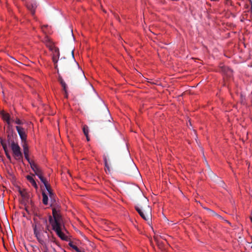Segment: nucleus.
<instances>
[{
	"mask_svg": "<svg viewBox=\"0 0 252 252\" xmlns=\"http://www.w3.org/2000/svg\"><path fill=\"white\" fill-rule=\"evenodd\" d=\"M33 234L38 243L43 248H47V245L49 242V235L47 232V228L39 221L34 219V222L32 224Z\"/></svg>",
	"mask_w": 252,
	"mask_h": 252,
	"instance_id": "1",
	"label": "nucleus"
},
{
	"mask_svg": "<svg viewBox=\"0 0 252 252\" xmlns=\"http://www.w3.org/2000/svg\"><path fill=\"white\" fill-rule=\"evenodd\" d=\"M52 215L53 219L51 216L49 217V221L52 227L63 226L62 218L59 212V208H53L52 209Z\"/></svg>",
	"mask_w": 252,
	"mask_h": 252,
	"instance_id": "2",
	"label": "nucleus"
},
{
	"mask_svg": "<svg viewBox=\"0 0 252 252\" xmlns=\"http://www.w3.org/2000/svg\"><path fill=\"white\" fill-rule=\"evenodd\" d=\"M11 149L13 152V156L16 160H21L23 159V154L18 143H15L14 141H12L11 143Z\"/></svg>",
	"mask_w": 252,
	"mask_h": 252,
	"instance_id": "3",
	"label": "nucleus"
},
{
	"mask_svg": "<svg viewBox=\"0 0 252 252\" xmlns=\"http://www.w3.org/2000/svg\"><path fill=\"white\" fill-rule=\"evenodd\" d=\"M135 209L138 212L140 216L145 220H149L151 218V208L148 206L147 212L143 211L141 207L138 206H135Z\"/></svg>",
	"mask_w": 252,
	"mask_h": 252,
	"instance_id": "4",
	"label": "nucleus"
},
{
	"mask_svg": "<svg viewBox=\"0 0 252 252\" xmlns=\"http://www.w3.org/2000/svg\"><path fill=\"white\" fill-rule=\"evenodd\" d=\"M47 191H48L49 197L50 198V206L52 207V209L55 208H59L60 205L55 194L52 192L51 189Z\"/></svg>",
	"mask_w": 252,
	"mask_h": 252,
	"instance_id": "5",
	"label": "nucleus"
},
{
	"mask_svg": "<svg viewBox=\"0 0 252 252\" xmlns=\"http://www.w3.org/2000/svg\"><path fill=\"white\" fill-rule=\"evenodd\" d=\"M0 116L2 119L5 121L6 124L8 125V126H11V123L14 122V119L11 118L10 115L5 112L4 111H1L0 113Z\"/></svg>",
	"mask_w": 252,
	"mask_h": 252,
	"instance_id": "6",
	"label": "nucleus"
},
{
	"mask_svg": "<svg viewBox=\"0 0 252 252\" xmlns=\"http://www.w3.org/2000/svg\"><path fill=\"white\" fill-rule=\"evenodd\" d=\"M16 129L21 139V142H26L27 136L26 134L25 129L18 126H16Z\"/></svg>",
	"mask_w": 252,
	"mask_h": 252,
	"instance_id": "7",
	"label": "nucleus"
},
{
	"mask_svg": "<svg viewBox=\"0 0 252 252\" xmlns=\"http://www.w3.org/2000/svg\"><path fill=\"white\" fill-rule=\"evenodd\" d=\"M63 226H58L52 228L53 230L56 233L57 235L62 240L64 241H67L68 237L65 235L63 232H62V227Z\"/></svg>",
	"mask_w": 252,
	"mask_h": 252,
	"instance_id": "8",
	"label": "nucleus"
},
{
	"mask_svg": "<svg viewBox=\"0 0 252 252\" xmlns=\"http://www.w3.org/2000/svg\"><path fill=\"white\" fill-rule=\"evenodd\" d=\"M30 166L32 170L34 172L35 174L38 177L42 175L41 169L34 163H30Z\"/></svg>",
	"mask_w": 252,
	"mask_h": 252,
	"instance_id": "9",
	"label": "nucleus"
},
{
	"mask_svg": "<svg viewBox=\"0 0 252 252\" xmlns=\"http://www.w3.org/2000/svg\"><path fill=\"white\" fill-rule=\"evenodd\" d=\"M27 8L31 11L32 15L34 14L35 10L37 7V4L35 1H32L30 2L28 1H26Z\"/></svg>",
	"mask_w": 252,
	"mask_h": 252,
	"instance_id": "10",
	"label": "nucleus"
},
{
	"mask_svg": "<svg viewBox=\"0 0 252 252\" xmlns=\"http://www.w3.org/2000/svg\"><path fill=\"white\" fill-rule=\"evenodd\" d=\"M26 178L31 183V184L34 188L37 189L38 188L36 182L32 176L28 175L27 176Z\"/></svg>",
	"mask_w": 252,
	"mask_h": 252,
	"instance_id": "11",
	"label": "nucleus"
},
{
	"mask_svg": "<svg viewBox=\"0 0 252 252\" xmlns=\"http://www.w3.org/2000/svg\"><path fill=\"white\" fill-rule=\"evenodd\" d=\"M38 178L40 179L41 182L44 184L45 188L47 190L50 189V187L48 186L47 184L46 180L44 178L43 175L40 176H39Z\"/></svg>",
	"mask_w": 252,
	"mask_h": 252,
	"instance_id": "12",
	"label": "nucleus"
},
{
	"mask_svg": "<svg viewBox=\"0 0 252 252\" xmlns=\"http://www.w3.org/2000/svg\"><path fill=\"white\" fill-rule=\"evenodd\" d=\"M42 197H43V199H42L43 203L45 205H48V200H49L48 195L44 192H42Z\"/></svg>",
	"mask_w": 252,
	"mask_h": 252,
	"instance_id": "13",
	"label": "nucleus"
},
{
	"mask_svg": "<svg viewBox=\"0 0 252 252\" xmlns=\"http://www.w3.org/2000/svg\"><path fill=\"white\" fill-rule=\"evenodd\" d=\"M207 210H208L211 214L213 216H214V217H217V218L220 219H221L222 220L223 219V218L220 215H219L218 214H217V213H216L215 211H214L213 210L210 209H207Z\"/></svg>",
	"mask_w": 252,
	"mask_h": 252,
	"instance_id": "14",
	"label": "nucleus"
},
{
	"mask_svg": "<svg viewBox=\"0 0 252 252\" xmlns=\"http://www.w3.org/2000/svg\"><path fill=\"white\" fill-rule=\"evenodd\" d=\"M22 143L24 153H29V147L26 142H23Z\"/></svg>",
	"mask_w": 252,
	"mask_h": 252,
	"instance_id": "15",
	"label": "nucleus"
},
{
	"mask_svg": "<svg viewBox=\"0 0 252 252\" xmlns=\"http://www.w3.org/2000/svg\"><path fill=\"white\" fill-rule=\"evenodd\" d=\"M61 84L62 87L63 88V90L65 93V96L66 97H67V90H66V87H67L66 84L63 80H61Z\"/></svg>",
	"mask_w": 252,
	"mask_h": 252,
	"instance_id": "16",
	"label": "nucleus"
},
{
	"mask_svg": "<svg viewBox=\"0 0 252 252\" xmlns=\"http://www.w3.org/2000/svg\"><path fill=\"white\" fill-rule=\"evenodd\" d=\"M83 132L86 136V137H88V135L89 134V128L87 126H85L83 128Z\"/></svg>",
	"mask_w": 252,
	"mask_h": 252,
	"instance_id": "17",
	"label": "nucleus"
},
{
	"mask_svg": "<svg viewBox=\"0 0 252 252\" xmlns=\"http://www.w3.org/2000/svg\"><path fill=\"white\" fill-rule=\"evenodd\" d=\"M29 153H24V154L25 158H26V159L28 161V162L30 164V163H33V162L30 160L29 156Z\"/></svg>",
	"mask_w": 252,
	"mask_h": 252,
	"instance_id": "18",
	"label": "nucleus"
},
{
	"mask_svg": "<svg viewBox=\"0 0 252 252\" xmlns=\"http://www.w3.org/2000/svg\"><path fill=\"white\" fill-rule=\"evenodd\" d=\"M14 123L18 125H22L23 124L22 121L20 120L19 118H16L15 120H14Z\"/></svg>",
	"mask_w": 252,
	"mask_h": 252,
	"instance_id": "19",
	"label": "nucleus"
},
{
	"mask_svg": "<svg viewBox=\"0 0 252 252\" xmlns=\"http://www.w3.org/2000/svg\"><path fill=\"white\" fill-rule=\"evenodd\" d=\"M0 142L4 152L6 153V151H7V148L6 144L4 143L2 140H1Z\"/></svg>",
	"mask_w": 252,
	"mask_h": 252,
	"instance_id": "20",
	"label": "nucleus"
},
{
	"mask_svg": "<svg viewBox=\"0 0 252 252\" xmlns=\"http://www.w3.org/2000/svg\"><path fill=\"white\" fill-rule=\"evenodd\" d=\"M103 160L105 163V166L108 169L109 166L107 163V157L105 155H103Z\"/></svg>",
	"mask_w": 252,
	"mask_h": 252,
	"instance_id": "21",
	"label": "nucleus"
},
{
	"mask_svg": "<svg viewBox=\"0 0 252 252\" xmlns=\"http://www.w3.org/2000/svg\"><path fill=\"white\" fill-rule=\"evenodd\" d=\"M58 60L56 59L55 56L53 57V62H54V64H56L57 63Z\"/></svg>",
	"mask_w": 252,
	"mask_h": 252,
	"instance_id": "22",
	"label": "nucleus"
},
{
	"mask_svg": "<svg viewBox=\"0 0 252 252\" xmlns=\"http://www.w3.org/2000/svg\"><path fill=\"white\" fill-rule=\"evenodd\" d=\"M55 54L57 55V57L59 58L60 56V53L59 49H55Z\"/></svg>",
	"mask_w": 252,
	"mask_h": 252,
	"instance_id": "23",
	"label": "nucleus"
},
{
	"mask_svg": "<svg viewBox=\"0 0 252 252\" xmlns=\"http://www.w3.org/2000/svg\"><path fill=\"white\" fill-rule=\"evenodd\" d=\"M55 252H66L65 251L64 249H63L62 248H60L59 251H57L56 250H54Z\"/></svg>",
	"mask_w": 252,
	"mask_h": 252,
	"instance_id": "24",
	"label": "nucleus"
},
{
	"mask_svg": "<svg viewBox=\"0 0 252 252\" xmlns=\"http://www.w3.org/2000/svg\"><path fill=\"white\" fill-rule=\"evenodd\" d=\"M5 153V155H6V157H7L8 159H10L11 157H10V155L8 154V151H6V153Z\"/></svg>",
	"mask_w": 252,
	"mask_h": 252,
	"instance_id": "25",
	"label": "nucleus"
},
{
	"mask_svg": "<svg viewBox=\"0 0 252 252\" xmlns=\"http://www.w3.org/2000/svg\"><path fill=\"white\" fill-rule=\"evenodd\" d=\"M71 54H72V58L73 59V60L75 61V58H74V51L72 50V52H71Z\"/></svg>",
	"mask_w": 252,
	"mask_h": 252,
	"instance_id": "26",
	"label": "nucleus"
},
{
	"mask_svg": "<svg viewBox=\"0 0 252 252\" xmlns=\"http://www.w3.org/2000/svg\"><path fill=\"white\" fill-rule=\"evenodd\" d=\"M44 250V251L43 252H48V245H47V248H43Z\"/></svg>",
	"mask_w": 252,
	"mask_h": 252,
	"instance_id": "27",
	"label": "nucleus"
},
{
	"mask_svg": "<svg viewBox=\"0 0 252 252\" xmlns=\"http://www.w3.org/2000/svg\"><path fill=\"white\" fill-rule=\"evenodd\" d=\"M81 71L82 72V74L83 75V76L85 78V79H86V76H85L84 73V72L83 71V70L82 69H81Z\"/></svg>",
	"mask_w": 252,
	"mask_h": 252,
	"instance_id": "28",
	"label": "nucleus"
},
{
	"mask_svg": "<svg viewBox=\"0 0 252 252\" xmlns=\"http://www.w3.org/2000/svg\"><path fill=\"white\" fill-rule=\"evenodd\" d=\"M225 221L227 223H228V224H230V223L228 220H225Z\"/></svg>",
	"mask_w": 252,
	"mask_h": 252,
	"instance_id": "29",
	"label": "nucleus"
},
{
	"mask_svg": "<svg viewBox=\"0 0 252 252\" xmlns=\"http://www.w3.org/2000/svg\"><path fill=\"white\" fill-rule=\"evenodd\" d=\"M86 138H87V140L88 141H89L90 140V139H89L88 136V137H86Z\"/></svg>",
	"mask_w": 252,
	"mask_h": 252,
	"instance_id": "30",
	"label": "nucleus"
},
{
	"mask_svg": "<svg viewBox=\"0 0 252 252\" xmlns=\"http://www.w3.org/2000/svg\"><path fill=\"white\" fill-rule=\"evenodd\" d=\"M105 107H106V109L107 110L108 112L109 113V110H108V108H107L106 106H105Z\"/></svg>",
	"mask_w": 252,
	"mask_h": 252,
	"instance_id": "31",
	"label": "nucleus"
},
{
	"mask_svg": "<svg viewBox=\"0 0 252 252\" xmlns=\"http://www.w3.org/2000/svg\"><path fill=\"white\" fill-rule=\"evenodd\" d=\"M44 221L45 222H47V220H46V219H45V220H44Z\"/></svg>",
	"mask_w": 252,
	"mask_h": 252,
	"instance_id": "32",
	"label": "nucleus"
},
{
	"mask_svg": "<svg viewBox=\"0 0 252 252\" xmlns=\"http://www.w3.org/2000/svg\"><path fill=\"white\" fill-rule=\"evenodd\" d=\"M228 71H229L230 73H231V72H232V71H231L230 69H228Z\"/></svg>",
	"mask_w": 252,
	"mask_h": 252,
	"instance_id": "33",
	"label": "nucleus"
},
{
	"mask_svg": "<svg viewBox=\"0 0 252 252\" xmlns=\"http://www.w3.org/2000/svg\"><path fill=\"white\" fill-rule=\"evenodd\" d=\"M77 63V65H78V67L79 68V64H78L77 63Z\"/></svg>",
	"mask_w": 252,
	"mask_h": 252,
	"instance_id": "34",
	"label": "nucleus"
},
{
	"mask_svg": "<svg viewBox=\"0 0 252 252\" xmlns=\"http://www.w3.org/2000/svg\"><path fill=\"white\" fill-rule=\"evenodd\" d=\"M225 68V67H224L223 68H222V70H224Z\"/></svg>",
	"mask_w": 252,
	"mask_h": 252,
	"instance_id": "35",
	"label": "nucleus"
},
{
	"mask_svg": "<svg viewBox=\"0 0 252 252\" xmlns=\"http://www.w3.org/2000/svg\"><path fill=\"white\" fill-rule=\"evenodd\" d=\"M102 103H103V104H105V103H104V101H102ZM105 106H106L105 105H104Z\"/></svg>",
	"mask_w": 252,
	"mask_h": 252,
	"instance_id": "36",
	"label": "nucleus"
},
{
	"mask_svg": "<svg viewBox=\"0 0 252 252\" xmlns=\"http://www.w3.org/2000/svg\"><path fill=\"white\" fill-rule=\"evenodd\" d=\"M102 103H103V104H105V103H104V101H102ZM105 106H106L105 105H104Z\"/></svg>",
	"mask_w": 252,
	"mask_h": 252,
	"instance_id": "37",
	"label": "nucleus"
}]
</instances>
